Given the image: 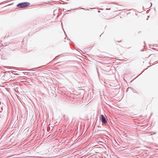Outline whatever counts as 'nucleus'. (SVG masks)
Masks as SVG:
<instances>
[{
  "label": "nucleus",
  "mask_w": 158,
  "mask_h": 158,
  "mask_svg": "<svg viewBox=\"0 0 158 158\" xmlns=\"http://www.w3.org/2000/svg\"><path fill=\"white\" fill-rule=\"evenodd\" d=\"M101 119L102 122L103 123L105 124L107 123L106 118L104 117V116L102 114L101 115Z\"/></svg>",
  "instance_id": "nucleus-2"
},
{
  "label": "nucleus",
  "mask_w": 158,
  "mask_h": 158,
  "mask_svg": "<svg viewBox=\"0 0 158 158\" xmlns=\"http://www.w3.org/2000/svg\"><path fill=\"white\" fill-rule=\"evenodd\" d=\"M30 4V3L28 2H24L18 4L17 6L19 8H23L27 7Z\"/></svg>",
  "instance_id": "nucleus-1"
},
{
  "label": "nucleus",
  "mask_w": 158,
  "mask_h": 158,
  "mask_svg": "<svg viewBox=\"0 0 158 158\" xmlns=\"http://www.w3.org/2000/svg\"><path fill=\"white\" fill-rule=\"evenodd\" d=\"M3 109L2 107H0V112L1 113L2 111V110Z\"/></svg>",
  "instance_id": "nucleus-3"
},
{
  "label": "nucleus",
  "mask_w": 158,
  "mask_h": 158,
  "mask_svg": "<svg viewBox=\"0 0 158 158\" xmlns=\"http://www.w3.org/2000/svg\"><path fill=\"white\" fill-rule=\"evenodd\" d=\"M98 12H100V11H99V10H98Z\"/></svg>",
  "instance_id": "nucleus-4"
}]
</instances>
